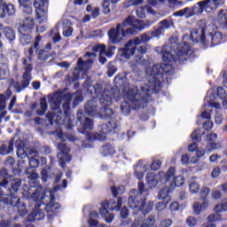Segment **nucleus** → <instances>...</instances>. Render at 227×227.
<instances>
[{"mask_svg": "<svg viewBox=\"0 0 227 227\" xmlns=\"http://www.w3.org/2000/svg\"><path fill=\"white\" fill-rule=\"evenodd\" d=\"M191 51V45L187 43H172L171 51L161 49L162 61L164 64H156L151 69V77L154 81L162 79L165 75L173 74V63L184 65L187 61V55Z\"/></svg>", "mask_w": 227, "mask_h": 227, "instance_id": "obj_1", "label": "nucleus"}, {"mask_svg": "<svg viewBox=\"0 0 227 227\" xmlns=\"http://www.w3.org/2000/svg\"><path fill=\"white\" fill-rule=\"evenodd\" d=\"M142 93H139V90L134 91V90L128 91V99L131 102V106L135 111L138 109H145L148 106V102L152 98L150 90H145L142 88Z\"/></svg>", "mask_w": 227, "mask_h": 227, "instance_id": "obj_2", "label": "nucleus"}, {"mask_svg": "<svg viewBox=\"0 0 227 227\" xmlns=\"http://www.w3.org/2000/svg\"><path fill=\"white\" fill-rule=\"evenodd\" d=\"M123 203V200L121 197H118V199H111L109 200H105L101 203V208H99V214L104 217L106 223H113V219H114V215L109 213L120 212L121 210V205Z\"/></svg>", "mask_w": 227, "mask_h": 227, "instance_id": "obj_3", "label": "nucleus"}, {"mask_svg": "<svg viewBox=\"0 0 227 227\" xmlns=\"http://www.w3.org/2000/svg\"><path fill=\"white\" fill-rule=\"evenodd\" d=\"M33 29H35V20L28 16L26 20H22L18 28L21 45H29L31 43L33 40Z\"/></svg>", "mask_w": 227, "mask_h": 227, "instance_id": "obj_4", "label": "nucleus"}, {"mask_svg": "<svg viewBox=\"0 0 227 227\" xmlns=\"http://www.w3.org/2000/svg\"><path fill=\"white\" fill-rule=\"evenodd\" d=\"M22 65L25 66L24 70L25 72L22 74V81L20 82H15L14 80H12V82L13 84V88L16 90V93H20L22 90H26L27 86H29L31 82V79H33L31 73L33 72V64H27V59L23 58L22 59Z\"/></svg>", "mask_w": 227, "mask_h": 227, "instance_id": "obj_5", "label": "nucleus"}, {"mask_svg": "<svg viewBox=\"0 0 227 227\" xmlns=\"http://www.w3.org/2000/svg\"><path fill=\"white\" fill-rule=\"evenodd\" d=\"M130 35H134V29L121 28V25H116V27H112L107 32V36L110 43L116 45V43H120L123 38L127 36H130Z\"/></svg>", "mask_w": 227, "mask_h": 227, "instance_id": "obj_6", "label": "nucleus"}, {"mask_svg": "<svg viewBox=\"0 0 227 227\" xmlns=\"http://www.w3.org/2000/svg\"><path fill=\"white\" fill-rule=\"evenodd\" d=\"M4 205H10L17 209L19 215H26L27 214V207L26 203L20 201V197L4 196L2 199Z\"/></svg>", "mask_w": 227, "mask_h": 227, "instance_id": "obj_7", "label": "nucleus"}, {"mask_svg": "<svg viewBox=\"0 0 227 227\" xmlns=\"http://www.w3.org/2000/svg\"><path fill=\"white\" fill-rule=\"evenodd\" d=\"M34 6L35 8L36 20H39V24L47 22L49 0H35Z\"/></svg>", "mask_w": 227, "mask_h": 227, "instance_id": "obj_8", "label": "nucleus"}, {"mask_svg": "<svg viewBox=\"0 0 227 227\" xmlns=\"http://www.w3.org/2000/svg\"><path fill=\"white\" fill-rule=\"evenodd\" d=\"M55 201L56 198L54 195L51 194L50 202L44 207L48 221H52L54 217H57L58 214H59V210L61 209V204Z\"/></svg>", "mask_w": 227, "mask_h": 227, "instance_id": "obj_9", "label": "nucleus"}, {"mask_svg": "<svg viewBox=\"0 0 227 227\" xmlns=\"http://www.w3.org/2000/svg\"><path fill=\"white\" fill-rule=\"evenodd\" d=\"M81 125L82 134L85 135L86 143H93L94 141H97V135L91 132V130H93V120L87 117V119L83 120V121L81 122Z\"/></svg>", "mask_w": 227, "mask_h": 227, "instance_id": "obj_10", "label": "nucleus"}, {"mask_svg": "<svg viewBox=\"0 0 227 227\" xmlns=\"http://www.w3.org/2000/svg\"><path fill=\"white\" fill-rule=\"evenodd\" d=\"M91 65H93V59L83 60L82 58H79L73 73L74 80L79 81L81 79V72H83V74L86 75V72L91 68Z\"/></svg>", "mask_w": 227, "mask_h": 227, "instance_id": "obj_11", "label": "nucleus"}, {"mask_svg": "<svg viewBox=\"0 0 227 227\" xmlns=\"http://www.w3.org/2000/svg\"><path fill=\"white\" fill-rule=\"evenodd\" d=\"M58 149L59 150V153L57 154V158L59 159V166L60 168H65L67 166V162H70V160H72V155L68 153L70 149L65 143L58 144Z\"/></svg>", "mask_w": 227, "mask_h": 227, "instance_id": "obj_12", "label": "nucleus"}, {"mask_svg": "<svg viewBox=\"0 0 227 227\" xmlns=\"http://www.w3.org/2000/svg\"><path fill=\"white\" fill-rule=\"evenodd\" d=\"M40 42H42V35H38L35 36L34 49L35 50V53L40 61H47L49 58H51V52L43 49L40 50Z\"/></svg>", "mask_w": 227, "mask_h": 227, "instance_id": "obj_13", "label": "nucleus"}, {"mask_svg": "<svg viewBox=\"0 0 227 227\" xmlns=\"http://www.w3.org/2000/svg\"><path fill=\"white\" fill-rule=\"evenodd\" d=\"M98 132L103 134L104 136H107V134H118V124L114 121H109L107 123L100 124L98 127Z\"/></svg>", "mask_w": 227, "mask_h": 227, "instance_id": "obj_14", "label": "nucleus"}, {"mask_svg": "<svg viewBox=\"0 0 227 227\" xmlns=\"http://www.w3.org/2000/svg\"><path fill=\"white\" fill-rule=\"evenodd\" d=\"M6 15L10 17L15 15V5L6 4L5 0H0V19H6Z\"/></svg>", "mask_w": 227, "mask_h": 227, "instance_id": "obj_15", "label": "nucleus"}, {"mask_svg": "<svg viewBox=\"0 0 227 227\" xmlns=\"http://www.w3.org/2000/svg\"><path fill=\"white\" fill-rule=\"evenodd\" d=\"M143 195L140 193H137L136 195H130L128 199V206L132 210H137L139 212V208L143 205Z\"/></svg>", "mask_w": 227, "mask_h": 227, "instance_id": "obj_16", "label": "nucleus"}, {"mask_svg": "<svg viewBox=\"0 0 227 227\" xmlns=\"http://www.w3.org/2000/svg\"><path fill=\"white\" fill-rule=\"evenodd\" d=\"M84 111L88 116H95L98 114V103L97 102V98H92L84 105Z\"/></svg>", "mask_w": 227, "mask_h": 227, "instance_id": "obj_17", "label": "nucleus"}, {"mask_svg": "<svg viewBox=\"0 0 227 227\" xmlns=\"http://www.w3.org/2000/svg\"><path fill=\"white\" fill-rule=\"evenodd\" d=\"M137 49V47L130 46V44L127 43L123 48L119 49V56L124 59H130V56H134V54H136Z\"/></svg>", "mask_w": 227, "mask_h": 227, "instance_id": "obj_18", "label": "nucleus"}, {"mask_svg": "<svg viewBox=\"0 0 227 227\" xmlns=\"http://www.w3.org/2000/svg\"><path fill=\"white\" fill-rule=\"evenodd\" d=\"M64 98L66 99V102L62 105V109L64 112L65 120H67V118H70L72 114V109H70V105L72 104L74 95H72V93H67L64 95Z\"/></svg>", "mask_w": 227, "mask_h": 227, "instance_id": "obj_19", "label": "nucleus"}, {"mask_svg": "<svg viewBox=\"0 0 227 227\" xmlns=\"http://www.w3.org/2000/svg\"><path fill=\"white\" fill-rule=\"evenodd\" d=\"M13 143H15V138L2 142L0 145V155H10L13 152Z\"/></svg>", "mask_w": 227, "mask_h": 227, "instance_id": "obj_20", "label": "nucleus"}, {"mask_svg": "<svg viewBox=\"0 0 227 227\" xmlns=\"http://www.w3.org/2000/svg\"><path fill=\"white\" fill-rule=\"evenodd\" d=\"M191 137L194 143L191 144L188 146L189 152H196L198 150V144L196 143H201V130L200 129H194V131L192 133Z\"/></svg>", "mask_w": 227, "mask_h": 227, "instance_id": "obj_21", "label": "nucleus"}, {"mask_svg": "<svg viewBox=\"0 0 227 227\" xmlns=\"http://www.w3.org/2000/svg\"><path fill=\"white\" fill-rule=\"evenodd\" d=\"M217 141V134L211 133L207 135L206 137V148L208 152H213V150H217L218 144L215 143Z\"/></svg>", "mask_w": 227, "mask_h": 227, "instance_id": "obj_22", "label": "nucleus"}, {"mask_svg": "<svg viewBox=\"0 0 227 227\" xmlns=\"http://www.w3.org/2000/svg\"><path fill=\"white\" fill-rule=\"evenodd\" d=\"M209 38L211 40L212 47L221 45V43H224V42H226V35H223L221 32H215L214 34L210 33Z\"/></svg>", "mask_w": 227, "mask_h": 227, "instance_id": "obj_23", "label": "nucleus"}, {"mask_svg": "<svg viewBox=\"0 0 227 227\" xmlns=\"http://www.w3.org/2000/svg\"><path fill=\"white\" fill-rule=\"evenodd\" d=\"M155 24V21L152 20H137V25L134 26V27H131L133 29V35H136V33H139V31H143V29H146L150 27V26H153Z\"/></svg>", "mask_w": 227, "mask_h": 227, "instance_id": "obj_24", "label": "nucleus"}, {"mask_svg": "<svg viewBox=\"0 0 227 227\" xmlns=\"http://www.w3.org/2000/svg\"><path fill=\"white\" fill-rule=\"evenodd\" d=\"M20 187H22V180L20 178H14L11 182V187L9 188V195L5 196H12V197H17V192L20 191Z\"/></svg>", "mask_w": 227, "mask_h": 227, "instance_id": "obj_25", "label": "nucleus"}, {"mask_svg": "<svg viewBox=\"0 0 227 227\" xmlns=\"http://www.w3.org/2000/svg\"><path fill=\"white\" fill-rule=\"evenodd\" d=\"M98 98L101 106H113V94L111 91L104 90Z\"/></svg>", "mask_w": 227, "mask_h": 227, "instance_id": "obj_26", "label": "nucleus"}, {"mask_svg": "<svg viewBox=\"0 0 227 227\" xmlns=\"http://www.w3.org/2000/svg\"><path fill=\"white\" fill-rule=\"evenodd\" d=\"M194 15H196L194 7H185L174 12V17H185V19H191V17H194Z\"/></svg>", "mask_w": 227, "mask_h": 227, "instance_id": "obj_27", "label": "nucleus"}, {"mask_svg": "<svg viewBox=\"0 0 227 227\" xmlns=\"http://www.w3.org/2000/svg\"><path fill=\"white\" fill-rule=\"evenodd\" d=\"M45 217V213L42 209H35L30 215H27V221L34 223V221H42Z\"/></svg>", "mask_w": 227, "mask_h": 227, "instance_id": "obj_28", "label": "nucleus"}, {"mask_svg": "<svg viewBox=\"0 0 227 227\" xmlns=\"http://www.w3.org/2000/svg\"><path fill=\"white\" fill-rule=\"evenodd\" d=\"M111 106H103L99 109V116L103 118V120H111L113 116H114V110L110 108Z\"/></svg>", "mask_w": 227, "mask_h": 227, "instance_id": "obj_29", "label": "nucleus"}, {"mask_svg": "<svg viewBox=\"0 0 227 227\" xmlns=\"http://www.w3.org/2000/svg\"><path fill=\"white\" fill-rule=\"evenodd\" d=\"M208 207V200L204 199L201 203L200 202H194L193 203V212L195 215H200L203 210L207 209Z\"/></svg>", "mask_w": 227, "mask_h": 227, "instance_id": "obj_30", "label": "nucleus"}, {"mask_svg": "<svg viewBox=\"0 0 227 227\" xmlns=\"http://www.w3.org/2000/svg\"><path fill=\"white\" fill-rule=\"evenodd\" d=\"M12 95H13V92L10 88L5 90L4 94H0V111L6 109V100H10Z\"/></svg>", "mask_w": 227, "mask_h": 227, "instance_id": "obj_31", "label": "nucleus"}, {"mask_svg": "<svg viewBox=\"0 0 227 227\" xmlns=\"http://www.w3.org/2000/svg\"><path fill=\"white\" fill-rule=\"evenodd\" d=\"M8 178H10L8 170H6L5 168H0V187H4V189L8 187V184H10Z\"/></svg>", "mask_w": 227, "mask_h": 227, "instance_id": "obj_32", "label": "nucleus"}, {"mask_svg": "<svg viewBox=\"0 0 227 227\" xmlns=\"http://www.w3.org/2000/svg\"><path fill=\"white\" fill-rule=\"evenodd\" d=\"M153 207H155V204H153V201L146 202V199H144L142 200V205L140 206L138 212H143V214H150L152 210H153Z\"/></svg>", "mask_w": 227, "mask_h": 227, "instance_id": "obj_33", "label": "nucleus"}, {"mask_svg": "<svg viewBox=\"0 0 227 227\" xmlns=\"http://www.w3.org/2000/svg\"><path fill=\"white\" fill-rule=\"evenodd\" d=\"M100 153L103 157H107L108 155H114L116 153V150H114V146L111 144H105L100 147Z\"/></svg>", "mask_w": 227, "mask_h": 227, "instance_id": "obj_34", "label": "nucleus"}, {"mask_svg": "<svg viewBox=\"0 0 227 227\" xmlns=\"http://www.w3.org/2000/svg\"><path fill=\"white\" fill-rule=\"evenodd\" d=\"M145 180L147 185L149 186V189H153V187H157V184H159L157 175H155L154 173H147Z\"/></svg>", "mask_w": 227, "mask_h": 227, "instance_id": "obj_35", "label": "nucleus"}, {"mask_svg": "<svg viewBox=\"0 0 227 227\" xmlns=\"http://www.w3.org/2000/svg\"><path fill=\"white\" fill-rule=\"evenodd\" d=\"M20 6L23 7V13L31 15L33 13V7L30 0H18Z\"/></svg>", "mask_w": 227, "mask_h": 227, "instance_id": "obj_36", "label": "nucleus"}, {"mask_svg": "<svg viewBox=\"0 0 227 227\" xmlns=\"http://www.w3.org/2000/svg\"><path fill=\"white\" fill-rule=\"evenodd\" d=\"M136 22L137 23L136 17L129 15L121 23H119V25L121 29H125L127 26H131L132 27H134V26H137Z\"/></svg>", "mask_w": 227, "mask_h": 227, "instance_id": "obj_37", "label": "nucleus"}, {"mask_svg": "<svg viewBox=\"0 0 227 227\" xmlns=\"http://www.w3.org/2000/svg\"><path fill=\"white\" fill-rule=\"evenodd\" d=\"M71 95H73V108L75 109V107H77V106H79V104L84 100L82 90H77L74 93H71Z\"/></svg>", "mask_w": 227, "mask_h": 227, "instance_id": "obj_38", "label": "nucleus"}, {"mask_svg": "<svg viewBox=\"0 0 227 227\" xmlns=\"http://www.w3.org/2000/svg\"><path fill=\"white\" fill-rule=\"evenodd\" d=\"M49 108V105H47V98H40V108L36 110V114L38 116H43L45 113H47V109Z\"/></svg>", "mask_w": 227, "mask_h": 227, "instance_id": "obj_39", "label": "nucleus"}, {"mask_svg": "<svg viewBox=\"0 0 227 227\" xmlns=\"http://www.w3.org/2000/svg\"><path fill=\"white\" fill-rule=\"evenodd\" d=\"M213 5L212 0H204L198 3L200 12H212Z\"/></svg>", "mask_w": 227, "mask_h": 227, "instance_id": "obj_40", "label": "nucleus"}, {"mask_svg": "<svg viewBox=\"0 0 227 227\" xmlns=\"http://www.w3.org/2000/svg\"><path fill=\"white\" fill-rule=\"evenodd\" d=\"M207 28L205 27L200 28V35L195 38V42L200 43L204 47H208V41L207 35H205Z\"/></svg>", "mask_w": 227, "mask_h": 227, "instance_id": "obj_41", "label": "nucleus"}, {"mask_svg": "<svg viewBox=\"0 0 227 227\" xmlns=\"http://www.w3.org/2000/svg\"><path fill=\"white\" fill-rule=\"evenodd\" d=\"M173 189H175V187L173 184H170L169 187L165 186L163 189L160 190L158 194L159 200H162V201H164V200L169 196V192H171Z\"/></svg>", "mask_w": 227, "mask_h": 227, "instance_id": "obj_42", "label": "nucleus"}, {"mask_svg": "<svg viewBox=\"0 0 227 227\" xmlns=\"http://www.w3.org/2000/svg\"><path fill=\"white\" fill-rule=\"evenodd\" d=\"M3 31L5 38H7L9 42H13V40H15V30H13L12 27H5Z\"/></svg>", "mask_w": 227, "mask_h": 227, "instance_id": "obj_43", "label": "nucleus"}, {"mask_svg": "<svg viewBox=\"0 0 227 227\" xmlns=\"http://www.w3.org/2000/svg\"><path fill=\"white\" fill-rule=\"evenodd\" d=\"M48 100L50 104H53L55 107H59L61 106V98L58 96L57 93L48 95Z\"/></svg>", "mask_w": 227, "mask_h": 227, "instance_id": "obj_44", "label": "nucleus"}, {"mask_svg": "<svg viewBox=\"0 0 227 227\" xmlns=\"http://www.w3.org/2000/svg\"><path fill=\"white\" fill-rule=\"evenodd\" d=\"M175 173H176V168L175 167H169L166 174H164V177L162 180H164V184H168V180H171L173 176H175Z\"/></svg>", "mask_w": 227, "mask_h": 227, "instance_id": "obj_45", "label": "nucleus"}, {"mask_svg": "<svg viewBox=\"0 0 227 227\" xmlns=\"http://www.w3.org/2000/svg\"><path fill=\"white\" fill-rule=\"evenodd\" d=\"M131 109L132 107H130V104L129 102L123 101L121 104V111L124 116H129V114H130Z\"/></svg>", "mask_w": 227, "mask_h": 227, "instance_id": "obj_46", "label": "nucleus"}, {"mask_svg": "<svg viewBox=\"0 0 227 227\" xmlns=\"http://www.w3.org/2000/svg\"><path fill=\"white\" fill-rule=\"evenodd\" d=\"M137 51L138 52V54L136 55V58H137V59H138V61H141V59H143L145 54H146V52H148V48L146 47V45H142L137 49Z\"/></svg>", "mask_w": 227, "mask_h": 227, "instance_id": "obj_47", "label": "nucleus"}, {"mask_svg": "<svg viewBox=\"0 0 227 227\" xmlns=\"http://www.w3.org/2000/svg\"><path fill=\"white\" fill-rule=\"evenodd\" d=\"M10 74V69H8V65L2 64V67H0V79L4 80L8 77Z\"/></svg>", "mask_w": 227, "mask_h": 227, "instance_id": "obj_48", "label": "nucleus"}, {"mask_svg": "<svg viewBox=\"0 0 227 227\" xmlns=\"http://www.w3.org/2000/svg\"><path fill=\"white\" fill-rule=\"evenodd\" d=\"M159 28L161 29V31L164 33L166 29H169L171 27V22H169V20L165 19L162 20L158 23Z\"/></svg>", "mask_w": 227, "mask_h": 227, "instance_id": "obj_49", "label": "nucleus"}, {"mask_svg": "<svg viewBox=\"0 0 227 227\" xmlns=\"http://www.w3.org/2000/svg\"><path fill=\"white\" fill-rule=\"evenodd\" d=\"M173 184H174V189L175 187H182L184 184H185V177L184 176H177L174 177L173 179Z\"/></svg>", "mask_w": 227, "mask_h": 227, "instance_id": "obj_50", "label": "nucleus"}, {"mask_svg": "<svg viewBox=\"0 0 227 227\" xmlns=\"http://www.w3.org/2000/svg\"><path fill=\"white\" fill-rule=\"evenodd\" d=\"M224 10L221 9L219 11V14H218V22H220L221 24H223V26H225V27H227V12H224Z\"/></svg>", "mask_w": 227, "mask_h": 227, "instance_id": "obj_51", "label": "nucleus"}, {"mask_svg": "<svg viewBox=\"0 0 227 227\" xmlns=\"http://www.w3.org/2000/svg\"><path fill=\"white\" fill-rule=\"evenodd\" d=\"M102 12L105 15H107V13H111V2L109 0L103 1Z\"/></svg>", "mask_w": 227, "mask_h": 227, "instance_id": "obj_52", "label": "nucleus"}, {"mask_svg": "<svg viewBox=\"0 0 227 227\" xmlns=\"http://www.w3.org/2000/svg\"><path fill=\"white\" fill-rule=\"evenodd\" d=\"M189 190L192 194H198V192H200V184L192 182L189 184Z\"/></svg>", "mask_w": 227, "mask_h": 227, "instance_id": "obj_53", "label": "nucleus"}, {"mask_svg": "<svg viewBox=\"0 0 227 227\" xmlns=\"http://www.w3.org/2000/svg\"><path fill=\"white\" fill-rule=\"evenodd\" d=\"M92 88L98 98L102 95V93H104V89L102 87V84L100 83H96L95 85L92 86Z\"/></svg>", "mask_w": 227, "mask_h": 227, "instance_id": "obj_54", "label": "nucleus"}, {"mask_svg": "<svg viewBox=\"0 0 227 227\" xmlns=\"http://www.w3.org/2000/svg\"><path fill=\"white\" fill-rule=\"evenodd\" d=\"M33 168H27L26 175H27V178L29 180H36L38 178V173L35 170H32Z\"/></svg>", "mask_w": 227, "mask_h": 227, "instance_id": "obj_55", "label": "nucleus"}, {"mask_svg": "<svg viewBox=\"0 0 227 227\" xmlns=\"http://www.w3.org/2000/svg\"><path fill=\"white\" fill-rule=\"evenodd\" d=\"M29 168L30 169H36L40 166V160L35 157L29 159Z\"/></svg>", "mask_w": 227, "mask_h": 227, "instance_id": "obj_56", "label": "nucleus"}, {"mask_svg": "<svg viewBox=\"0 0 227 227\" xmlns=\"http://www.w3.org/2000/svg\"><path fill=\"white\" fill-rule=\"evenodd\" d=\"M93 52H99V56L106 54V44H98L92 48Z\"/></svg>", "mask_w": 227, "mask_h": 227, "instance_id": "obj_57", "label": "nucleus"}, {"mask_svg": "<svg viewBox=\"0 0 227 227\" xmlns=\"http://www.w3.org/2000/svg\"><path fill=\"white\" fill-rule=\"evenodd\" d=\"M210 194V188L204 187L200 192V200L201 201H205V200H208V195Z\"/></svg>", "mask_w": 227, "mask_h": 227, "instance_id": "obj_58", "label": "nucleus"}, {"mask_svg": "<svg viewBox=\"0 0 227 227\" xmlns=\"http://www.w3.org/2000/svg\"><path fill=\"white\" fill-rule=\"evenodd\" d=\"M216 96L220 100H223V98H225L227 97L226 90L223 87H217L216 89Z\"/></svg>", "mask_w": 227, "mask_h": 227, "instance_id": "obj_59", "label": "nucleus"}, {"mask_svg": "<svg viewBox=\"0 0 227 227\" xmlns=\"http://www.w3.org/2000/svg\"><path fill=\"white\" fill-rule=\"evenodd\" d=\"M116 67H114V65H113V63H109L108 64V67H107V76L108 77H113L114 75V74H116Z\"/></svg>", "mask_w": 227, "mask_h": 227, "instance_id": "obj_60", "label": "nucleus"}, {"mask_svg": "<svg viewBox=\"0 0 227 227\" xmlns=\"http://www.w3.org/2000/svg\"><path fill=\"white\" fill-rule=\"evenodd\" d=\"M140 39L142 40L143 43H148V42L152 40L150 31L145 32L144 34L140 35Z\"/></svg>", "mask_w": 227, "mask_h": 227, "instance_id": "obj_61", "label": "nucleus"}, {"mask_svg": "<svg viewBox=\"0 0 227 227\" xmlns=\"http://www.w3.org/2000/svg\"><path fill=\"white\" fill-rule=\"evenodd\" d=\"M172 224L173 220H171L170 218H165L160 222L159 227H171Z\"/></svg>", "mask_w": 227, "mask_h": 227, "instance_id": "obj_62", "label": "nucleus"}, {"mask_svg": "<svg viewBox=\"0 0 227 227\" xmlns=\"http://www.w3.org/2000/svg\"><path fill=\"white\" fill-rule=\"evenodd\" d=\"M186 224L190 227H194L196 224H198V219L194 216H188L186 219Z\"/></svg>", "mask_w": 227, "mask_h": 227, "instance_id": "obj_63", "label": "nucleus"}, {"mask_svg": "<svg viewBox=\"0 0 227 227\" xmlns=\"http://www.w3.org/2000/svg\"><path fill=\"white\" fill-rule=\"evenodd\" d=\"M141 43H143L141 37H136L135 39L129 40L128 42V45H130L131 47H136V45H141Z\"/></svg>", "mask_w": 227, "mask_h": 227, "instance_id": "obj_64", "label": "nucleus"}]
</instances>
